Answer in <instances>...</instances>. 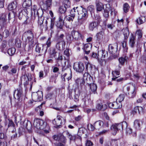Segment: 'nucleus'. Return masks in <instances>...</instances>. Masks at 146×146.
I'll list each match as a JSON object with an SVG mask.
<instances>
[{"mask_svg":"<svg viewBox=\"0 0 146 146\" xmlns=\"http://www.w3.org/2000/svg\"><path fill=\"white\" fill-rule=\"evenodd\" d=\"M123 127L126 128V132L127 134H130L132 133V129L127 127V123L125 121L113 124L111 126L110 129L112 131V134L115 135L116 134L119 130H123Z\"/></svg>","mask_w":146,"mask_h":146,"instance_id":"f257e3e1","label":"nucleus"},{"mask_svg":"<svg viewBox=\"0 0 146 146\" xmlns=\"http://www.w3.org/2000/svg\"><path fill=\"white\" fill-rule=\"evenodd\" d=\"M34 126L38 129L43 130L46 133H49V127L46 122L40 119H35L34 120Z\"/></svg>","mask_w":146,"mask_h":146,"instance_id":"f03ea898","label":"nucleus"},{"mask_svg":"<svg viewBox=\"0 0 146 146\" xmlns=\"http://www.w3.org/2000/svg\"><path fill=\"white\" fill-rule=\"evenodd\" d=\"M80 10H77L78 14V22L81 24H83L86 20L88 17L87 11L86 10L82 7L80 8Z\"/></svg>","mask_w":146,"mask_h":146,"instance_id":"7ed1b4c3","label":"nucleus"},{"mask_svg":"<svg viewBox=\"0 0 146 146\" xmlns=\"http://www.w3.org/2000/svg\"><path fill=\"white\" fill-rule=\"evenodd\" d=\"M23 37H27L26 41L29 42L31 45L33 44L34 42L33 40L34 35L32 31L28 30L25 32L23 34Z\"/></svg>","mask_w":146,"mask_h":146,"instance_id":"20e7f679","label":"nucleus"},{"mask_svg":"<svg viewBox=\"0 0 146 146\" xmlns=\"http://www.w3.org/2000/svg\"><path fill=\"white\" fill-rule=\"evenodd\" d=\"M82 128H80L79 129L78 134L74 135H72L68 131H64L63 132V133L64 135H66L67 137L70 139V141L75 140L77 138L79 139L80 140H81V138L80 136H78V134L80 135L79 134V133L80 131H82Z\"/></svg>","mask_w":146,"mask_h":146,"instance_id":"39448f33","label":"nucleus"},{"mask_svg":"<svg viewBox=\"0 0 146 146\" xmlns=\"http://www.w3.org/2000/svg\"><path fill=\"white\" fill-rule=\"evenodd\" d=\"M42 92L41 91L34 93L32 95V99L35 102L40 101L42 98Z\"/></svg>","mask_w":146,"mask_h":146,"instance_id":"423d86ee","label":"nucleus"},{"mask_svg":"<svg viewBox=\"0 0 146 146\" xmlns=\"http://www.w3.org/2000/svg\"><path fill=\"white\" fill-rule=\"evenodd\" d=\"M6 24V15L5 13H3L0 17V31L4 28Z\"/></svg>","mask_w":146,"mask_h":146,"instance_id":"0eeeda50","label":"nucleus"},{"mask_svg":"<svg viewBox=\"0 0 146 146\" xmlns=\"http://www.w3.org/2000/svg\"><path fill=\"white\" fill-rule=\"evenodd\" d=\"M73 68L74 69L78 72H82L84 69L83 64L81 62H76L74 63Z\"/></svg>","mask_w":146,"mask_h":146,"instance_id":"6e6552de","label":"nucleus"},{"mask_svg":"<svg viewBox=\"0 0 146 146\" xmlns=\"http://www.w3.org/2000/svg\"><path fill=\"white\" fill-rule=\"evenodd\" d=\"M118 44L116 42L112 44H110L108 46V50L109 52L111 54L115 53L117 51Z\"/></svg>","mask_w":146,"mask_h":146,"instance_id":"1a4fd4ad","label":"nucleus"},{"mask_svg":"<svg viewBox=\"0 0 146 146\" xmlns=\"http://www.w3.org/2000/svg\"><path fill=\"white\" fill-rule=\"evenodd\" d=\"M71 34L72 38L75 40H80L82 38V35L78 31H72L71 32Z\"/></svg>","mask_w":146,"mask_h":146,"instance_id":"9d476101","label":"nucleus"},{"mask_svg":"<svg viewBox=\"0 0 146 146\" xmlns=\"http://www.w3.org/2000/svg\"><path fill=\"white\" fill-rule=\"evenodd\" d=\"M23 96V92L21 90L17 89L14 91V97L15 99L19 101L22 99Z\"/></svg>","mask_w":146,"mask_h":146,"instance_id":"9b49d317","label":"nucleus"},{"mask_svg":"<svg viewBox=\"0 0 146 146\" xmlns=\"http://www.w3.org/2000/svg\"><path fill=\"white\" fill-rule=\"evenodd\" d=\"M43 13V11L42 10V12H39L38 13H36V14H34L35 18L37 17L38 19V24L40 26V28L43 27V19L41 18Z\"/></svg>","mask_w":146,"mask_h":146,"instance_id":"f8f14e48","label":"nucleus"},{"mask_svg":"<svg viewBox=\"0 0 146 146\" xmlns=\"http://www.w3.org/2000/svg\"><path fill=\"white\" fill-rule=\"evenodd\" d=\"M136 42L135 36L131 34V36L129 38V45L131 48H134Z\"/></svg>","mask_w":146,"mask_h":146,"instance_id":"ddd939ff","label":"nucleus"},{"mask_svg":"<svg viewBox=\"0 0 146 146\" xmlns=\"http://www.w3.org/2000/svg\"><path fill=\"white\" fill-rule=\"evenodd\" d=\"M23 126L29 131H30L32 128V125L30 121L28 120H25L23 123Z\"/></svg>","mask_w":146,"mask_h":146,"instance_id":"4468645a","label":"nucleus"},{"mask_svg":"<svg viewBox=\"0 0 146 146\" xmlns=\"http://www.w3.org/2000/svg\"><path fill=\"white\" fill-rule=\"evenodd\" d=\"M28 74H25L22 75L21 77V80L22 82H23L25 84H27L28 81H30L31 80V77H29Z\"/></svg>","mask_w":146,"mask_h":146,"instance_id":"2eb2a0df","label":"nucleus"},{"mask_svg":"<svg viewBox=\"0 0 146 146\" xmlns=\"http://www.w3.org/2000/svg\"><path fill=\"white\" fill-rule=\"evenodd\" d=\"M119 68L118 70H115L114 71H113L112 74L113 76V78H112L113 80H115L118 77L117 76H119L120 74V70L121 68V66L120 65H119Z\"/></svg>","mask_w":146,"mask_h":146,"instance_id":"dca6fc26","label":"nucleus"},{"mask_svg":"<svg viewBox=\"0 0 146 146\" xmlns=\"http://www.w3.org/2000/svg\"><path fill=\"white\" fill-rule=\"evenodd\" d=\"M142 123L141 120L136 119L134 122L133 127L136 129L139 130L141 128Z\"/></svg>","mask_w":146,"mask_h":146,"instance_id":"f3484780","label":"nucleus"},{"mask_svg":"<svg viewBox=\"0 0 146 146\" xmlns=\"http://www.w3.org/2000/svg\"><path fill=\"white\" fill-rule=\"evenodd\" d=\"M52 0H46L45 4H43L41 6V8L44 10H46L50 7L52 4Z\"/></svg>","mask_w":146,"mask_h":146,"instance_id":"a211bd4d","label":"nucleus"},{"mask_svg":"<svg viewBox=\"0 0 146 146\" xmlns=\"http://www.w3.org/2000/svg\"><path fill=\"white\" fill-rule=\"evenodd\" d=\"M65 45V41H58L56 45V47L58 50H60L64 48Z\"/></svg>","mask_w":146,"mask_h":146,"instance_id":"6ab92c4d","label":"nucleus"},{"mask_svg":"<svg viewBox=\"0 0 146 146\" xmlns=\"http://www.w3.org/2000/svg\"><path fill=\"white\" fill-rule=\"evenodd\" d=\"M104 122L101 120H99L95 122L94 123V125L96 127V129L99 130L103 126Z\"/></svg>","mask_w":146,"mask_h":146,"instance_id":"aec40b11","label":"nucleus"},{"mask_svg":"<svg viewBox=\"0 0 146 146\" xmlns=\"http://www.w3.org/2000/svg\"><path fill=\"white\" fill-rule=\"evenodd\" d=\"M58 50L54 48H52L50 49L49 53L50 55L54 57H56L59 54V52L57 51Z\"/></svg>","mask_w":146,"mask_h":146,"instance_id":"412c9836","label":"nucleus"},{"mask_svg":"<svg viewBox=\"0 0 146 146\" xmlns=\"http://www.w3.org/2000/svg\"><path fill=\"white\" fill-rule=\"evenodd\" d=\"M51 42L50 41V38H49L46 42V44H44L42 45V50H45L44 52H47L48 48L51 45Z\"/></svg>","mask_w":146,"mask_h":146,"instance_id":"4be33fe9","label":"nucleus"},{"mask_svg":"<svg viewBox=\"0 0 146 146\" xmlns=\"http://www.w3.org/2000/svg\"><path fill=\"white\" fill-rule=\"evenodd\" d=\"M96 7L97 12L101 11L103 9H104V7L103 4L98 1H96Z\"/></svg>","mask_w":146,"mask_h":146,"instance_id":"5701e85b","label":"nucleus"},{"mask_svg":"<svg viewBox=\"0 0 146 146\" xmlns=\"http://www.w3.org/2000/svg\"><path fill=\"white\" fill-rule=\"evenodd\" d=\"M92 47V45L90 43L87 44L84 46V50L86 54H88Z\"/></svg>","mask_w":146,"mask_h":146,"instance_id":"b1692460","label":"nucleus"},{"mask_svg":"<svg viewBox=\"0 0 146 146\" xmlns=\"http://www.w3.org/2000/svg\"><path fill=\"white\" fill-rule=\"evenodd\" d=\"M17 5V3L16 1H14L11 3L8 6V9L11 11L15 9Z\"/></svg>","mask_w":146,"mask_h":146,"instance_id":"393cba45","label":"nucleus"},{"mask_svg":"<svg viewBox=\"0 0 146 146\" xmlns=\"http://www.w3.org/2000/svg\"><path fill=\"white\" fill-rule=\"evenodd\" d=\"M65 70H66L67 72H68V74H69L70 76L67 78L68 80L69 81L72 78V72L70 68L67 67L65 66H62V71H64Z\"/></svg>","mask_w":146,"mask_h":146,"instance_id":"a878e982","label":"nucleus"},{"mask_svg":"<svg viewBox=\"0 0 146 146\" xmlns=\"http://www.w3.org/2000/svg\"><path fill=\"white\" fill-rule=\"evenodd\" d=\"M136 92L135 91V88L133 86V89L130 90L127 93L126 95H128L130 98H133L134 97L135 95Z\"/></svg>","mask_w":146,"mask_h":146,"instance_id":"bb28decb","label":"nucleus"},{"mask_svg":"<svg viewBox=\"0 0 146 146\" xmlns=\"http://www.w3.org/2000/svg\"><path fill=\"white\" fill-rule=\"evenodd\" d=\"M96 108L98 110L104 111L106 109L107 106L105 104H102V103H100L97 104Z\"/></svg>","mask_w":146,"mask_h":146,"instance_id":"cd10ccee","label":"nucleus"},{"mask_svg":"<svg viewBox=\"0 0 146 146\" xmlns=\"http://www.w3.org/2000/svg\"><path fill=\"white\" fill-rule=\"evenodd\" d=\"M8 120V128H9L10 127L12 128L13 129V130L11 131L12 133H14L15 131V125L13 121L9 119Z\"/></svg>","mask_w":146,"mask_h":146,"instance_id":"c85d7f7f","label":"nucleus"},{"mask_svg":"<svg viewBox=\"0 0 146 146\" xmlns=\"http://www.w3.org/2000/svg\"><path fill=\"white\" fill-rule=\"evenodd\" d=\"M127 39H124L121 42V44L123 48V51L124 52H127L128 49V47L127 46Z\"/></svg>","mask_w":146,"mask_h":146,"instance_id":"c756f323","label":"nucleus"},{"mask_svg":"<svg viewBox=\"0 0 146 146\" xmlns=\"http://www.w3.org/2000/svg\"><path fill=\"white\" fill-rule=\"evenodd\" d=\"M98 26L97 23L96 22H93L89 24V29L91 31H93Z\"/></svg>","mask_w":146,"mask_h":146,"instance_id":"7c9ffc66","label":"nucleus"},{"mask_svg":"<svg viewBox=\"0 0 146 146\" xmlns=\"http://www.w3.org/2000/svg\"><path fill=\"white\" fill-rule=\"evenodd\" d=\"M88 84H89V86H90L91 90L92 92H94V93H95V92H96L97 88L96 85L94 83L90 84L88 83Z\"/></svg>","mask_w":146,"mask_h":146,"instance_id":"2f4dec72","label":"nucleus"},{"mask_svg":"<svg viewBox=\"0 0 146 146\" xmlns=\"http://www.w3.org/2000/svg\"><path fill=\"white\" fill-rule=\"evenodd\" d=\"M75 82L78 86L80 85V86L83 85L85 83L84 79L82 78H78L75 80Z\"/></svg>","mask_w":146,"mask_h":146,"instance_id":"473e14b6","label":"nucleus"},{"mask_svg":"<svg viewBox=\"0 0 146 146\" xmlns=\"http://www.w3.org/2000/svg\"><path fill=\"white\" fill-rule=\"evenodd\" d=\"M63 24L64 21L63 19L60 17L59 18L58 21L56 23V24L57 27L60 29H62Z\"/></svg>","mask_w":146,"mask_h":146,"instance_id":"72a5a7b5","label":"nucleus"},{"mask_svg":"<svg viewBox=\"0 0 146 146\" xmlns=\"http://www.w3.org/2000/svg\"><path fill=\"white\" fill-rule=\"evenodd\" d=\"M143 34L142 31L140 29H138L137 30L135 35L137 37L138 39L140 40L142 37Z\"/></svg>","mask_w":146,"mask_h":146,"instance_id":"f704fd0d","label":"nucleus"},{"mask_svg":"<svg viewBox=\"0 0 146 146\" xmlns=\"http://www.w3.org/2000/svg\"><path fill=\"white\" fill-rule=\"evenodd\" d=\"M31 0H25L23 4V6L25 8L31 5Z\"/></svg>","mask_w":146,"mask_h":146,"instance_id":"c9c22d12","label":"nucleus"},{"mask_svg":"<svg viewBox=\"0 0 146 146\" xmlns=\"http://www.w3.org/2000/svg\"><path fill=\"white\" fill-rule=\"evenodd\" d=\"M124 36V39H127L129 35V32L128 28H126L122 30Z\"/></svg>","mask_w":146,"mask_h":146,"instance_id":"e433bc0d","label":"nucleus"},{"mask_svg":"<svg viewBox=\"0 0 146 146\" xmlns=\"http://www.w3.org/2000/svg\"><path fill=\"white\" fill-rule=\"evenodd\" d=\"M84 79H86L88 82L92 80L90 75L88 72H85L83 76Z\"/></svg>","mask_w":146,"mask_h":146,"instance_id":"4c0bfd02","label":"nucleus"},{"mask_svg":"<svg viewBox=\"0 0 146 146\" xmlns=\"http://www.w3.org/2000/svg\"><path fill=\"white\" fill-rule=\"evenodd\" d=\"M145 20V17H139L136 20V22L139 24L143 23Z\"/></svg>","mask_w":146,"mask_h":146,"instance_id":"58836bf2","label":"nucleus"},{"mask_svg":"<svg viewBox=\"0 0 146 146\" xmlns=\"http://www.w3.org/2000/svg\"><path fill=\"white\" fill-rule=\"evenodd\" d=\"M106 8L104 9V10H105V11H111V14H113V11L114 10V9H112L110 7V5L109 4H106Z\"/></svg>","mask_w":146,"mask_h":146,"instance_id":"ea45409f","label":"nucleus"},{"mask_svg":"<svg viewBox=\"0 0 146 146\" xmlns=\"http://www.w3.org/2000/svg\"><path fill=\"white\" fill-rule=\"evenodd\" d=\"M25 12V11L24 10H22L21 9L19 10L17 16L18 17L19 20H21L24 17V15H23V13Z\"/></svg>","mask_w":146,"mask_h":146,"instance_id":"a19ab883","label":"nucleus"},{"mask_svg":"<svg viewBox=\"0 0 146 146\" xmlns=\"http://www.w3.org/2000/svg\"><path fill=\"white\" fill-rule=\"evenodd\" d=\"M127 57L126 56L120 57L119 59V63L121 65H123L125 62L127 61Z\"/></svg>","mask_w":146,"mask_h":146,"instance_id":"79ce46f5","label":"nucleus"},{"mask_svg":"<svg viewBox=\"0 0 146 146\" xmlns=\"http://www.w3.org/2000/svg\"><path fill=\"white\" fill-rule=\"evenodd\" d=\"M16 50L14 48H12L8 49L7 52L8 54L11 56L13 55L15 53Z\"/></svg>","mask_w":146,"mask_h":146,"instance_id":"37998d69","label":"nucleus"},{"mask_svg":"<svg viewBox=\"0 0 146 146\" xmlns=\"http://www.w3.org/2000/svg\"><path fill=\"white\" fill-rule=\"evenodd\" d=\"M22 120V117L19 115H17L15 116V122L17 124L19 122H21Z\"/></svg>","mask_w":146,"mask_h":146,"instance_id":"c03bdc74","label":"nucleus"},{"mask_svg":"<svg viewBox=\"0 0 146 146\" xmlns=\"http://www.w3.org/2000/svg\"><path fill=\"white\" fill-rule=\"evenodd\" d=\"M99 53V51L98 52ZM99 52L101 53L102 54V58H106L108 56V53L107 51L105 50H100Z\"/></svg>","mask_w":146,"mask_h":146,"instance_id":"a18cd8bd","label":"nucleus"},{"mask_svg":"<svg viewBox=\"0 0 146 146\" xmlns=\"http://www.w3.org/2000/svg\"><path fill=\"white\" fill-rule=\"evenodd\" d=\"M64 6L66 8H69L70 6V3L69 0H64L63 2Z\"/></svg>","mask_w":146,"mask_h":146,"instance_id":"49530a36","label":"nucleus"},{"mask_svg":"<svg viewBox=\"0 0 146 146\" xmlns=\"http://www.w3.org/2000/svg\"><path fill=\"white\" fill-rule=\"evenodd\" d=\"M125 98V96L123 94H120L119 95L118 98H117V102L121 103V102L123 101Z\"/></svg>","mask_w":146,"mask_h":146,"instance_id":"de8ad7c7","label":"nucleus"},{"mask_svg":"<svg viewBox=\"0 0 146 146\" xmlns=\"http://www.w3.org/2000/svg\"><path fill=\"white\" fill-rule=\"evenodd\" d=\"M129 8V6L127 3H125L123 6V10L124 12L126 13H127Z\"/></svg>","mask_w":146,"mask_h":146,"instance_id":"09e8293b","label":"nucleus"},{"mask_svg":"<svg viewBox=\"0 0 146 146\" xmlns=\"http://www.w3.org/2000/svg\"><path fill=\"white\" fill-rule=\"evenodd\" d=\"M53 123L57 126L59 127L62 124V121L57 120L55 119H54L52 121Z\"/></svg>","mask_w":146,"mask_h":146,"instance_id":"8fccbe9b","label":"nucleus"},{"mask_svg":"<svg viewBox=\"0 0 146 146\" xmlns=\"http://www.w3.org/2000/svg\"><path fill=\"white\" fill-rule=\"evenodd\" d=\"M37 6L35 5L33 6V7L32 8V9L34 11V14H36V13L37 14L38 13L41 12V13L42 12V9L37 10Z\"/></svg>","mask_w":146,"mask_h":146,"instance_id":"3c124183","label":"nucleus"},{"mask_svg":"<svg viewBox=\"0 0 146 146\" xmlns=\"http://www.w3.org/2000/svg\"><path fill=\"white\" fill-rule=\"evenodd\" d=\"M103 33L102 31H100L97 33L96 38L98 40H99L103 38Z\"/></svg>","mask_w":146,"mask_h":146,"instance_id":"603ef678","label":"nucleus"},{"mask_svg":"<svg viewBox=\"0 0 146 146\" xmlns=\"http://www.w3.org/2000/svg\"><path fill=\"white\" fill-rule=\"evenodd\" d=\"M15 17V15L13 12L9 13L8 15V23H9L10 20L12 18Z\"/></svg>","mask_w":146,"mask_h":146,"instance_id":"864d4df0","label":"nucleus"},{"mask_svg":"<svg viewBox=\"0 0 146 146\" xmlns=\"http://www.w3.org/2000/svg\"><path fill=\"white\" fill-rule=\"evenodd\" d=\"M78 7H74L70 11V15H72V16L74 17H75V15L76 13V9L77 10V9L78 8Z\"/></svg>","mask_w":146,"mask_h":146,"instance_id":"5fc2aeb1","label":"nucleus"},{"mask_svg":"<svg viewBox=\"0 0 146 146\" xmlns=\"http://www.w3.org/2000/svg\"><path fill=\"white\" fill-rule=\"evenodd\" d=\"M64 135H60L59 141L63 143H65L66 142V137L64 136Z\"/></svg>","mask_w":146,"mask_h":146,"instance_id":"6e6d98bb","label":"nucleus"},{"mask_svg":"<svg viewBox=\"0 0 146 146\" xmlns=\"http://www.w3.org/2000/svg\"><path fill=\"white\" fill-rule=\"evenodd\" d=\"M67 8L64 6H61L59 8V11L61 13H64L66 12Z\"/></svg>","mask_w":146,"mask_h":146,"instance_id":"4d7b16f0","label":"nucleus"},{"mask_svg":"<svg viewBox=\"0 0 146 146\" xmlns=\"http://www.w3.org/2000/svg\"><path fill=\"white\" fill-rule=\"evenodd\" d=\"M66 38L67 40V42L70 43H71L73 39L71 35L70 34L67 35L66 36Z\"/></svg>","mask_w":146,"mask_h":146,"instance_id":"13d9d810","label":"nucleus"},{"mask_svg":"<svg viewBox=\"0 0 146 146\" xmlns=\"http://www.w3.org/2000/svg\"><path fill=\"white\" fill-rule=\"evenodd\" d=\"M90 97L86 94L85 98L83 99V100L84 101L85 104L87 102H88V103H89L90 102Z\"/></svg>","mask_w":146,"mask_h":146,"instance_id":"bf43d9fd","label":"nucleus"},{"mask_svg":"<svg viewBox=\"0 0 146 146\" xmlns=\"http://www.w3.org/2000/svg\"><path fill=\"white\" fill-rule=\"evenodd\" d=\"M88 128L89 130L91 131H93L96 129V127L94 125V124L93 125L91 124H88Z\"/></svg>","mask_w":146,"mask_h":146,"instance_id":"052dcab7","label":"nucleus"},{"mask_svg":"<svg viewBox=\"0 0 146 146\" xmlns=\"http://www.w3.org/2000/svg\"><path fill=\"white\" fill-rule=\"evenodd\" d=\"M7 43V42L6 41L4 40L2 41L1 47L2 50H3L6 47Z\"/></svg>","mask_w":146,"mask_h":146,"instance_id":"680f3d73","label":"nucleus"},{"mask_svg":"<svg viewBox=\"0 0 146 146\" xmlns=\"http://www.w3.org/2000/svg\"><path fill=\"white\" fill-rule=\"evenodd\" d=\"M42 45L39 44H37L36 48V51L38 53L41 52V51L42 52L41 48Z\"/></svg>","mask_w":146,"mask_h":146,"instance_id":"e2e57ef3","label":"nucleus"},{"mask_svg":"<svg viewBox=\"0 0 146 146\" xmlns=\"http://www.w3.org/2000/svg\"><path fill=\"white\" fill-rule=\"evenodd\" d=\"M118 102H117V101L116 102H114V107H113L114 109H118L121 106V104L119 103H118Z\"/></svg>","mask_w":146,"mask_h":146,"instance_id":"0e129e2a","label":"nucleus"},{"mask_svg":"<svg viewBox=\"0 0 146 146\" xmlns=\"http://www.w3.org/2000/svg\"><path fill=\"white\" fill-rule=\"evenodd\" d=\"M133 85L128 86L126 87L125 88V93L126 94H127V93L131 89L133 90Z\"/></svg>","mask_w":146,"mask_h":146,"instance_id":"69168bd1","label":"nucleus"},{"mask_svg":"<svg viewBox=\"0 0 146 146\" xmlns=\"http://www.w3.org/2000/svg\"><path fill=\"white\" fill-rule=\"evenodd\" d=\"M15 42L16 46L18 47L19 48L21 46V42L19 39H15Z\"/></svg>","mask_w":146,"mask_h":146,"instance_id":"338daca9","label":"nucleus"},{"mask_svg":"<svg viewBox=\"0 0 146 146\" xmlns=\"http://www.w3.org/2000/svg\"><path fill=\"white\" fill-rule=\"evenodd\" d=\"M9 35V31L7 30H5L3 33V36L4 37L7 38L8 37Z\"/></svg>","mask_w":146,"mask_h":146,"instance_id":"774afa93","label":"nucleus"}]
</instances>
